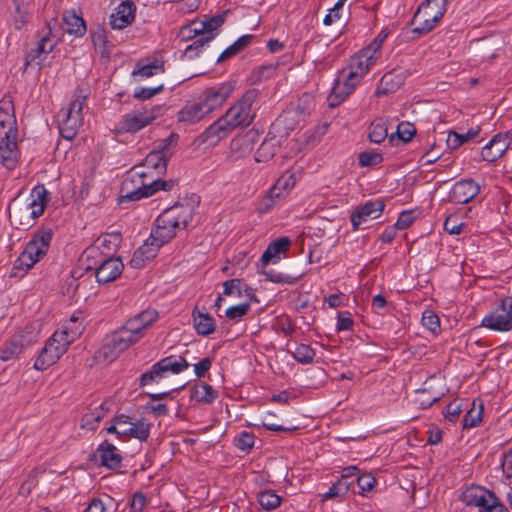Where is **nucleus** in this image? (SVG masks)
<instances>
[{
  "mask_svg": "<svg viewBox=\"0 0 512 512\" xmlns=\"http://www.w3.org/2000/svg\"><path fill=\"white\" fill-rule=\"evenodd\" d=\"M174 136H170L165 140V144L160 145L158 150L151 151L141 166L143 171H139L136 175L143 179L141 186L137 190L129 192L125 197L129 200H138L143 197H149L159 190L169 191L174 186V181L160 180L159 176L164 174L167 169V163L172 156L171 145L175 144Z\"/></svg>",
  "mask_w": 512,
  "mask_h": 512,
  "instance_id": "nucleus-1",
  "label": "nucleus"
},
{
  "mask_svg": "<svg viewBox=\"0 0 512 512\" xmlns=\"http://www.w3.org/2000/svg\"><path fill=\"white\" fill-rule=\"evenodd\" d=\"M20 158L18 127L12 97L0 100V163L8 170L14 169Z\"/></svg>",
  "mask_w": 512,
  "mask_h": 512,
  "instance_id": "nucleus-2",
  "label": "nucleus"
},
{
  "mask_svg": "<svg viewBox=\"0 0 512 512\" xmlns=\"http://www.w3.org/2000/svg\"><path fill=\"white\" fill-rule=\"evenodd\" d=\"M193 214L194 205L191 202L176 203L157 217L151 235L164 245L173 239L179 230L187 227Z\"/></svg>",
  "mask_w": 512,
  "mask_h": 512,
  "instance_id": "nucleus-3",
  "label": "nucleus"
},
{
  "mask_svg": "<svg viewBox=\"0 0 512 512\" xmlns=\"http://www.w3.org/2000/svg\"><path fill=\"white\" fill-rule=\"evenodd\" d=\"M81 333L82 328L80 326L75 329L63 326L61 330L55 331L37 356L34 368L38 371H44L55 364Z\"/></svg>",
  "mask_w": 512,
  "mask_h": 512,
  "instance_id": "nucleus-4",
  "label": "nucleus"
},
{
  "mask_svg": "<svg viewBox=\"0 0 512 512\" xmlns=\"http://www.w3.org/2000/svg\"><path fill=\"white\" fill-rule=\"evenodd\" d=\"M53 236L52 228L41 227L26 244L20 256L15 260L12 269L14 277H22L48 252Z\"/></svg>",
  "mask_w": 512,
  "mask_h": 512,
  "instance_id": "nucleus-5",
  "label": "nucleus"
},
{
  "mask_svg": "<svg viewBox=\"0 0 512 512\" xmlns=\"http://www.w3.org/2000/svg\"><path fill=\"white\" fill-rule=\"evenodd\" d=\"M135 329L137 327L134 323H125L119 330L106 336L96 357L107 362L115 360L130 345L140 340Z\"/></svg>",
  "mask_w": 512,
  "mask_h": 512,
  "instance_id": "nucleus-6",
  "label": "nucleus"
},
{
  "mask_svg": "<svg viewBox=\"0 0 512 512\" xmlns=\"http://www.w3.org/2000/svg\"><path fill=\"white\" fill-rule=\"evenodd\" d=\"M448 0H425L412 19L413 32L424 35L432 31L447 11Z\"/></svg>",
  "mask_w": 512,
  "mask_h": 512,
  "instance_id": "nucleus-7",
  "label": "nucleus"
},
{
  "mask_svg": "<svg viewBox=\"0 0 512 512\" xmlns=\"http://www.w3.org/2000/svg\"><path fill=\"white\" fill-rule=\"evenodd\" d=\"M257 98V90H248L224 115H222L232 131L238 127H246L251 124L255 117L253 104L256 102Z\"/></svg>",
  "mask_w": 512,
  "mask_h": 512,
  "instance_id": "nucleus-8",
  "label": "nucleus"
},
{
  "mask_svg": "<svg viewBox=\"0 0 512 512\" xmlns=\"http://www.w3.org/2000/svg\"><path fill=\"white\" fill-rule=\"evenodd\" d=\"M86 96L79 95L58 113L60 134L67 140H72L83 125V106Z\"/></svg>",
  "mask_w": 512,
  "mask_h": 512,
  "instance_id": "nucleus-9",
  "label": "nucleus"
},
{
  "mask_svg": "<svg viewBox=\"0 0 512 512\" xmlns=\"http://www.w3.org/2000/svg\"><path fill=\"white\" fill-rule=\"evenodd\" d=\"M462 501L467 506L479 508V512H510L493 492L481 486L467 488Z\"/></svg>",
  "mask_w": 512,
  "mask_h": 512,
  "instance_id": "nucleus-10",
  "label": "nucleus"
},
{
  "mask_svg": "<svg viewBox=\"0 0 512 512\" xmlns=\"http://www.w3.org/2000/svg\"><path fill=\"white\" fill-rule=\"evenodd\" d=\"M189 366L186 359L181 356L165 357L155 363L149 371L142 374L140 384L145 386L153 382H158L167 373L179 374L188 369Z\"/></svg>",
  "mask_w": 512,
  "mask_h": 512,
  "instance_id": "nucleus-11",
  "label": "nucleus"
},
{
  "mask_svg": "<svg viewBox=\"0 0 512 512\" xmlns=\"http://www.w3.org/2000/svg\"><path fill=\"white\" fill-rule=\"evenodd\" d=\"M361 80L362 78L357 72L352 71L347 66L344 67L335 80L331 94L328 96L329 106L336 107L342 103L354 91Z\"/></svg>",
  "mask_w": 512,
  "mask_h": 512,
  "instance_id": "nucleus-12",
  "label": "nucleus"
},
{
  "mask_svg": "<svg viewBox=\"0 0 512 512\" xmlns=\"http://www.w3.org/2000/svg\"><path fill=\"white\" fill-rule=\"evenodd\" d=\"M481 326L499 332L510 331L512 329V297L503 298L500 305L482 319Z\"/></svg>",
  "mask_w": 512,
  "mask_h": 512,
  "instance_id": "nucleus-13",
  "label": "nucleus"
},
{
  "mask_svg": "<svg viewBox=\"0 0 512 512\" xmlns=\"http://www.w3.org/2000/svg\"><path fill=\"white\" fill-rule=\"evenodd\" d=\"M160 108H143L126 114L118 128L122 133H134L150 125L159 116Z\"/></svg>",
  "mask_w": 512,
  "mask_h": 512,
  "instance_id": "nucleus-14",
  "label": "nucleus"
},
{
  "mask_svg": "<svg viewBox=\"0 0 512 512\" xmlns=\"http://www.w3.org/2000/svg\"><path fill=\"white\" fill-rule=\"evenodd\" d=\"M57 28V21L51 20L46 23L45 31L43 35L41 36L37 47L35 49H32L26 59V64L28 65L30 62L36 61L38 65L42 63L44 60L43 55H47L50 52L53 51L55 48L57 42H58V35L55 33V29Z\"/></svg>",
  "mask_w": 512,
  "mask_h": 512,
  "instance_id": "nucleus-15",
  "label": "nucleus"
},
{
  "mask_svg": "<svg viewBox=\"0 0 512 512\" xmlns=\"http://www.w3.org/2000/svg\"><path fill=\"white\" fill-rule=\"evenodd\" d=\"M258 140V135L254 131H247L236 135L230 142L229 154L227 160L234 162L250 155Z\"/></svg>",
  "mask_w": 512,
  "mask_h": 512,
  "instance_id": "nucleus-16",
  "label": "nucleus"
},
{
  "mask_svg": "<svg viewBox=\"0 0 512 512\" xmlns=\"http://www.w3.org/2000/svg\"><path fill=\"white\" fill-rule=\"evenodd\" d=\"M232 91L233 86L227 83L206 89L200 102L206 115L220 109L228 100Z\"/></svg>",
  "mask_w": 512,
  "mask_h": 512,
  "instance_id": "nucleus-17",
  "label": "nucleus"
},
{
  "mask_svg": "<svg viewBox=\"0 0 512 512\" xmlns=\"http://www.w3.org/2000/svg\"><path fill=\"white\" fill-rule=\"evenodd\" d=\"M384 210V204L381 201H367L358 206L351 214V223L353 230H358L360 225L368 220L378 218Z\"/></svg>",
  "mask_w": 512,
  "mask_h": 512,
  "instance_id": "nucleus-18",
  "label": "nucleus"
},
{
  "mask_svg": "<svg viewBox=\"0 0 512 512\" xmlns=\"http://www.w3.org/2000/svg\"><path fill=\"white\" fill-rule=\"evenodd\" d=\"M120 436H128L143 442L149 438L151 424L144 419L132 421L126 415H120Z\"/></svg>",
  "mask_w": 512,
  "mask_h": 512,
  "instance_id": "nucleus-19",
  "label": "nucleus"
},
{
  "mask_svg": "<svg viewBox=\"0 0 512 512\" xmlns=\"http://www.w3.org/2000/svg\"><path fill=\"white\" fill-rule=\"evenodd\" d=\"M511 144L508 133H498L492 137L482 149V158L488 162H494L507 151Z\"/></svg>",
  "mask_w": 512,
  "mask_h": 512,
  "instance_id": "nucleus-20",
  "label": "nucleus"
},
{
  "mask_svg": "<svg viewBox=\"0 0 512 512\" xmlns=\"http://www.w3.org/2000/svg\"><path fill=\"white\" fill-rule=\"evenodd\" d=\"M231 132L229 124L221 116L201 133L199 140L201 143L215 146Z\"/></svg>",
  "mask_w": 512,
  "mask_h": 512,
  "instance_id": "nucleus-21",
  "label": "nucleus"
},
{
  "mask_svg": "<svg viewBox=\"0 0 512 512\" xmlns=\"http://www.w3.org/2000/svg\"><path fill=\"white\" fill-rule=\"evenodd\" d=\"M480 191L479 185L472 179H465L454 184L450 191L451 201L464 204L472 200Z\"/></svg>",
  "mask_w": 512,
  "mask_h": 512,
  "instance_id": "nucleus-22",
  "label": "nucleus"
},
{
  "mask_svg": "<svg viewBox=\"0 0 512 512\" xmlns=\"http://www.w3.org/2000/svg\"><path fill=\"white\" fill-rule=\"evenodd\" d=\"M163 244H160L159 241H156L153 235L150 234V237L141 245L133 254L130 265L133 268L139 269L142 268L147 261L152 260L160 247Z\"/></svg>",
  "mask_w": 512,
  "mask_h": 512,
  "instance_id": "nucleus-23",
  "label": "nucleus"
},
{
  "mask_svg": "<svg viewBox=\"0 0 512 512\" xmlns=\"http://www.w3.org/2000/svg\"><path fill=\"white\" fill-rule=\"evenodd\" d=\"M136 6L130 0L123 1L110 16V25L113 29H124L135 19Z\"/></svg>",
  "mask_w": 512,
  "mask_h": 512,
  "instance_id": "nucleus-24",
  "label": "nucleus"
},
{
  "mask_svg": "<svg viewBox=\"0 0 512 512\" xmlns=\"http://www.w3.org/2000/svg\"><path fill=\"white\" fill-rule=\"evenodd\" d=\"M124 265L119 258L110 257L101 261L96 268V279L99 283H108L117 279L123 272Z\"/></svg>",
  "mask_w": 512,
  "mask_h": 512,
  "instance_id": "nucleus-25",
  "label": "nucleus"
},
{
  "mask_svg": "<svg viewBox=\"0 0 512 512\" xmlns=\"http://www.w3.org/2000/svg\"><path fill=\"white\" fill-rule=\"evenodd\" d=\"M379 58L369 52L367 49L360 50L356 55L351 57L347 67L357 72L363 78L370 69L376 64Z\"/></svg>",
  "mask_w": 512,
  "mask_h": 512,
  "instance_id": "nucleus-26",
  "label": "nucleus"
},
{
  "mask_svg": "<svg viewBox=\"0 0 512 512\" xmlns=\"http://www.w3.org/2000/svg\"><path fill=\"white\" fill-rule=\"evenodd\" d=\"M405 73L401 70H392L383 75L376 90L377 96L395 92L404 83Z\"/></svg>",
  "mask_w": 512,
  "mask_h": 512,
  "instance_id": "nucleus-27",
  "label": "nucleus"
},
{
  "mask_svg": "<svg viewBox=\"0 0 512 512\" xmlns=\"http://www.w3.org/2000/svg\"><path fill=\"white\" fill-rule=\"evenodd\" d=\"M120 243V235L119 234H105L97 238L93 245L88 247L85 250V255L87 258L96 257L99 252L105 250L106 253H111L116 249V247Z\"/></svg>",
  "mask_w": 512,
  "mask_h": 512,
  "instance_id": "nucleus-28",
  "label": "nucleus"
},
{
  "mask_svg": "<svg viewBox=\"0 0 512 512\" xmlns=\"http://www.w3.org/2000/svg\"><path fill=\"white\" fill-rule=\"evenodd\" d=\"M291 241L288 237H281L271 242L261 256L263 266L269 263H276L280 260V255L285 253L290 247Z\"/></svg>",
  "mask_w": 512,
  "mask_h": 512,
  "instance_id": "nucleus-29",
  "label": "nucleus"
},
{
  "mask_svg": "<svg viewBox=\"0 0 512 512\" xmlns=\"http://www.w3.org/2000/svg\"><path fill=\"white\" fill-rule=\"evenodd\" d=\"M47 191L44 187H36L32 192V201L25 207L24 212L29 214L31 221L41 216L46 207L45 196Z\"/></svg>",
  "mask_w": 512,
  "mask_h": 512,
  "instance_id": "nucleus-30",
  "label": "nucleus"
},
{
  "mask_svg": "<svg viewBox=\"0 0 512 512\" xmlns=\"http://www.w3.org/2000/svg\"><path fill=\"white\" fill-rule=\"evenodd\" d=\"M206 116L200 102L186 104L178 113V120L190 125L202 120Z\"/></svg>",
  "mask_w": 512,
  "mask_h": 512,
  "instance_id": "nucleus-31",
  "label": "nucleus"
},
{
  "mask_svg": "<svg viewBox=\"0 0 512 512\" xmlns=\"http://www.w3.org/2000/svg\"><path fill=\"white\" fill-rule=\"evenodd\" d=\"M98 452L100 453L101 463L104 466L108 468H117L120 466L122 456L118 453L117 448L113 444L104 441L100 444Z\"/></svg>",
  "mask_w": 512,
  "mask_h": 512,
  "instance_id": "nucleus-32",
  "label": "nucleus"
},
{
  "mask_svg": "<svg viewBox=\"0 0 512 512\" xmlns=\"http://www.w3.org/2000/svg\"><path fill=\"white\" fill-rule=\"evenodd\" d=\"M108 413V409L104 404L96 406L94 409L86 412L81 419V428L93 431L98 427L100 420H102Z\"/></svg>",
  "mask_w": 512,
  "mask_h": 512,
  "instance_id": "nucleus-33",
  "label": "nucleus"
},
{
  "mask_svg": "<svg viewBox=\"0 0 512 512\" xmlns=\"http://www.w3.org/2000/svg\"><path fill=\"white\" fill-rule=\"evenodd\" d=\"M295 183L296 179L294 174L287 171L278 178L276 183L270 189L271 195L275 196L277 199H281L292 190Z\"/></svg>",
  "mask_w": 512,
  "mask_h": 512,
  "instance_id": "nucleus-34",
  "label": "nucleus"
},
{
  "mask_svg": "<svg viewBox=\"0 0 512 512\" xmlns=\"http://www.w3.org/2000/svg\"><path fill=\"white\" fill-rule=\"evenodd\" d=\"M64 31L76 36H82L86 31L84 20L74 11H67L63 15Z\"/></svg>",
  "mask_w": 512,
  "mask_h": 512,
  "instance_id": "nucleus-35",
  "label": "nucleus"
},
{
  "mask_svg": "<svg viewBox=\"0 0 512 512\" xmlns=\"http://www.w3.org/2000/svg\"><path fill=\"white\" fill-rule=\"evenodd\" d=\"M25 349L18 336L13 335L0 348V360L9 361L17 358Z\"/></svg>",
  "mask_w": 512,
  "mask_h": 512,
  "instance_id": "nucleus-36",
  "label": "nucleus"
},
{
  "mask_svg": "<svg viewBox=\"0 0 512 512\" xmlns=\"http://www.w3.org/2000/svg\"><path fill=\"white\" fill-rule=\"evenodd\" d=\"M158 313L155 310H145L128 320L126 323H134L137 329L135 334L141 339L145 330L157 319Z\"/></svg>",
  "mask_w": 512,
  "mask_h": 512,
  "instance_id": "nucleus-37",
  "label": "nucleus"
},
{
  "mask_svg": "<svg viewBox=\"0 0 512 512\" xmlns=\"http://www.w3.org/2000/svg\"><path fill=\"white\" fill-rule=\"evenodd\" d=\"M484 406L481 400L475 399L470 405V409L463 417V427L473 428L476 427L482 420Z\"/></svg>",
  "mask_w": 512,
  "mask_h": 512,
  "instance_id": "nucleus-38",
  "label": "nucleus"
},
{
  "mask_svg": "<svg viewBox=\"0 0 512 512\" xmlns=\"http://www.w3.org/2000/svg\"><path fill=\"white\" fill-rule=\"evenodd\" d=\"M193 323L196 332L199 335L207 336L215 331V321L207 313H193Z\"/></svg>",
  "mask_w": 512,
  "mask_h": 512,
  "instance_id": "nucleus-39",
  "label": "nucleus"
},
{
  "mask_svg": "<svg viewBox=\"0 0 512 512\" xmlns=\"http://www.w3.org/2000/svg\"><path fill=\"white\" fill-rule=\"evenodd\" d=\"M218 394L211 385L201 383L195 385L191 390V398L196 402L212 403Z\"/></svg>",
  "mask_w": 512,
  "mask_h": 512,
  "instance_id": "nucleus-40",
  "label": "nucleus"
},
{
  "mask_svg": "<svg viewBox=\"0 0 512 512\" xmlns=\"http://www.w3.org/2000/svg\"><path fill=\"white\" fill-rule=\"evenodd\" d=\"M203 30H205L203 24H201L199 21H193L180 28L178 32V38L182 42L195 40L202 36L201 32H203Z\"/></svg>",
  "mask_w": 512,
  "mask_h": 512,
  "instance_id": "nucleus-41",
  "label": "nucleus"
},
{
  "mask_svg": "<svg viewBox=\"0 0 512 512\" xmlns=\"http://www.w3.org/2000/svg\"><path fill=\"white\" fill-rule=\"evenodd\" d=\"M225 21V13L221 15H216L212 18H210L207 21H199L201 24L204 25L205 30H203L202 38L206 41L210 42L215 38L217 35V30L219 27L224 23Z\"/></svg>",
  "mask_w": 512,
  "mask_h": 512,
  "instance_id": "nucleus-42",
  "label": "nucleus"
},
{
  "mask_svg": "<svg viewBox=\"0 0 512 512\" xmlns=\"http://www.w3.org/2000/svg\"><path fill=\"white\" fill-rule=\"evenodd\" d=\"M248 291V286L243 283L242 280L237 278L225 281L223 283V294L226 296L241 298L244 292L247 293V295H250Z\"/></svg>",
  "mask_w": 512,
  "mask_h": 512,
  "instance_id": "nucleus-43",
  "label": "nucleus"
},
{
  "mask_svg": "<svg viewBox=\"0 0 512 512\" xmlns=\"http://www.w3.org/2000/svg\"><path fill=\"white\" fill-rule=\"evenodd\" d=\"M416 133V128L409 122H402L398 125L397 131L390 135L389 142L393 143L396 139L407 143L412 140Z\"/></svg>",
  "mask_w": 512,
  "mask_h": 512,
  "instance_id": "nucleus-44",
  "label": "nucleus"
},
{
  "mask_svg": "<svg viewBox=\"0 0 512 512\" xmlns=\"http://www.w3.org/2000/svg\"><path fill=\"white\" fill-rule=\"evenodd\" d=\"M479 134V130H469L466 133L450 132L447 136V145L450 149H457L462 144L472 140Z\"/></svg>",
  "mask_w": 512,
  "mask_h": 512,
  "instance_id": "nucleus-45",
  "label": "nucleus"
},
{
  "mask_svg": "<svg viewBox=\"0 0 512 512\" xmlns=\"http://www.w3.org/2000/svg\"><path fill=\"white\" fill-rule=\"evenodd\" d=\"M14 335L20 338V342L26 348L37 341L39 329L36 325L30 324L19 329Z\"/></svg>",
  "mask_w": 512,
  "mask_h": 512,
  "instance_id": "nucleus-46",
  "label": "nucleus"
},
{
  "mask_svg": "<svg viewBox=\"0 0 512 512\" xmlns=\"http://www.w3.org/2000/svg\"><path fill=\"white\" fill-rule=\"evenodd\" d=\"M351 482L346 481V479H339L336 483H334L330 489L322 495L323 500L334 499V498H342L344 497L350 489Z\"/></svg>",
  "mask_w": 512,
  "mask_h": 512,
  "instance_id": "nucleus-47",
  "label": "nucleus"
},
{
  "mask_svg": "<svg viewBox=\"0 0 512 512\" xmlns=\"http://www.w3.org/2000/svg\"><path fill=\"white\" fill-rule=\"evenodd\" d=\"M92 42L96 51L101 54V56H109L110 44L103 29H97L92 33Z\"/></svg>",
  "mask_w": 512,
  "mask_h": 512,
  "instance_id": "nucleus-48",
  "label": "nucleus"
},
{
  "mask_svg": "<svg viewBox=\"0 0 512 512\" xmlns=\"http://www.w3.org/2000/svg\"><path fill=\"white\" fill-rule=\"evenodd\" d=\"M164 72V64L160 61H154L153 63L143 65L132 72L134 77L149 78L154 75Z\"/></svg>",
  "mask_w": 512,
  "mask_h": 512,
  "instance_id": "nucleus-49",
  "label": "nucleus"
},
{
  "mask_svg": "<svg viewBox=\"0 0 512 512\" xmlns=\"http://www.w3.org/2000/svg\"><path fill=\"white\" fill-rule=\"evenodd\" d=\"M277 151V147L272 140H264L255 153L257 162H265L272 158Z\"/></svg>",
  "mask_w": 512,
  "mask_h": 512,
  "instance_id": "nucleus-50",
  "label": "nucleus"
},
{
  "mask_svg": "<svg viewBox=\"0 0 512 512\" xmlns=\"http://www.w3.org/2000/svg\"><path fill=\"white\" fill-rule=\"evenodd\" d=\"M388 136V129L382 120L373 122L370 126L369 139L373 143H381Z\"/></svg>",
  "mask_w": 512,
  "mask_h": 512,
  "instance_id": "nucleus-51",
  "label": "nucleus"
},
{
  "mask_svg": "<svg viewBox=\"0 0 512 512\" xmlns=\"http://www.w3.org/2000/svg\"><path fill=\"white\" fill-rule=\"evenodd\" d=\"M293 358L301 364L312 363L315 357V351L306 344L298 345L292 353Z\"/></svg>",
  "mask_w": 512,
  "mask_h": 512,
  "instance_id": "nucleus-52",
  "label": "nucleus"
},
{
  "mask_svg": "<svg viewBox=\"0 0 512 512\" xmlns=\"http://www.w3.org/2000/svg\"><path fill=\"white\" fill-rule=\"evenodd\" d=\"M258 501L261 507L268 511L276 509L281 504V498L271 490L260 493Z\"/></svg>",
  "mask_w": 512,
  "mask_h": 512,
  "instance_id": "nucleus-53",
  "label": "nucleus"
},
{
  "mask_svg": "<svg viewBox=\"0 0 512 512\" xmlns=\"http://www.w3.org/2000/svg\"><path fill=\"white\" fill-rule=\"evenodd\" d=\"M208 43L209 42L203 39L202 37L195 39L190 45H188L185 48L183 52L184 58L192 60L195 57H198Z\"/></svg>",
  "mask_w": 512,
  "mask_h": 512,
  "instance_id": "nucleus-54",
  "label": "nucleus"
},
{
  "mask_svg": "<svg viewBox=\"0 0 512 512\" xmlns=\"http://www.w3.org/2000/svg\"><path fill=\"white\" fill-rule=\"evenodd\" d=\"M422 325L429 331L436 333L440 329L439 317L433 311H425L422 315Z\"/></svg>",
  "mask_w": 512,
  "mask_h": 512,
  "instance_id": "nucleus-55",
  "label": "nucleus"
},
{
  "mask_svg": "<svg viewBox=\"0 0 512 512\" xmlns=\"http://www.w3.org/2000/svg\"><path fill=\"white\" fill-rule=\"evenodd\" d=\"M249 310H250V304L245 302V303H241V304L229 307L226 310L225 315L230 320H236V319H240L243 316H245Z\"/></svg>",
  "mask_w": 512,
  "mask_h": 512,
  "instance_id": "nucleus-56",
  "label": "nucleus"
},
{
  "mask_svg": "<svg viewBox=\"0 0 512 512\" xmlns=\"http://www.w3.org/2000/svg\"><path fill=\"white\" fill-rule=\"evenodd\" d=\"M465 224L458 220L456 215H449L444 222V229L451 235H458L462 232Z\"/></svg>",
  "mask_w": 512,
  "mask_h": 512,
  "instance_id": "nucleus-57",
  "label": "nucleus"
},
{
  "mask_svg": "<svg viewBox=\"0 0 512 512\" xmlns=\"http://www.w3.org/2000/svg\"><path fill=\"white\" fill-rule=\"evenodd\" d=\"M382 161V155L377 152L365 151L359 155V164L362 167L374 166Z\"/></svg>",
  "mask_w": 512,
  "mask_h": 512,
  "instance_id": "nucleus-58",
  "label": "nucleus"
},
{
  "mask_svg": "<svg viewBox=\"0 0 512 512\" xmlns=\"http://www.w3.org/2000/svg\"><path fill=\"white\" fill-rule=\"evenodd\" d=\"M388 36V32L386 30H382L379 32V34L375 37V39L365 48L369 52H371L373 55H375L377 58H380L381 56V47L383 42Z\"/></svg>",
  "mask_w": 512,
  "mask_h": 512,
  "instance_id": "nucleus-59",
  "label": "nucleus"
},
{
  "mask_svg": "<svg viewBox=\"0 0 512 512\" xmlns=\"http://www.w3.org/2000/svg\"><path fill=\"white\" fill-rule=\"evenodd\" d=\"M462 412V403L459 400H453L450 402L445 408V418L450 422H454L457 420L459 415Z\"/></svg>",
  "mask_w": 512,
  "mask_h": 512,
  "instance_id": "nucleus-60",
  "label": "nucleus"
},
{
  "mask_svg": "<svg viewBox=\"0 0 512 512\" xmlns=\"http://www.w3.org/2000/svg\"><path fill=\"white\" fill-rule=\"evenodd\" d=\"M357 485L359 487V493L364 494L369 492L374 487L376 480L371 474H364L357 477Z\"/></svg>",
  "mask_w": 512,
  "mask_h": 512,
  "instance_id": "nucleus-61",
  "label": "nucleus"
},
{
  "mask_svg": "<svg viewBox=\"0 0 512 512\" xmlns=\"http://www.w3.org/2000/svg\"><path fill=\"white\" fill-rule=\"evenodd\" d=\"M354 322L349 312H340L337 317L336 329L337 331L352 330Z\"/></svg>",
  "mask_w": 512,
  "mask_h": 512,
  "instance_id": "nucleus-62",
  "label": "nucleus"
},
{
  "mask_svg": "<svg viewBox=\"0 0 512 512\" xmlns=\"http://www.w3.org/2000/svg\"><path fill=\"white\" fill-rule=\"evenodd\" d=\"M254 445L253 434L243 431L236 438V446L241 450H249Z\"/></svg>",
  "mask_w": 512,
  "mask_h": 512,
  "instance_id": "nucleus-63",
  "label": "nucleus"
},
{
  "mask_svg": "<svg viewBox=\"0 0 512 512\" xmlns=\"http://www.w3.org/2000/svg\"><path fill=\"white\" fill-rule=\"evenodd\" d=\"M28 20V9L25 7H20L19 5L16 8V15L14 17V26L16 29H22Z\"/></svg>",
  "mask_w": 512,
  "mask_h": 512,
  "instance_id": "nucleus-64",
  "label": "nucleus"
}]
</instances>
